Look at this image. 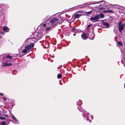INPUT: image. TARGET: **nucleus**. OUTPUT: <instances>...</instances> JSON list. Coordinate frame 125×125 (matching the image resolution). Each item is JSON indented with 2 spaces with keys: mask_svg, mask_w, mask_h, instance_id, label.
<instances>
[{
  "mask_svg": "<svg viewBox=\"0 0 125 125\" xmlns=\"http://www.w3.org/2000/svg\"><path fill=\"white\" fill-rule=\"evenodd\" d=\"M104 17V14L102 13H101L99 15H97L91 17L90 20L92 22H94L98 21L99 19L103 18Z\"/></svg>",
  "mask_w": 125,
  "mask_h": 125,
  "instance_id": "obj_3",
  "label": "nucleus"
},
{
  "mask_svg": "<svg viewBox=\"0 0 125 125\" xmlns=\"http://www.w3.org/2000/svg\"><path fill=\"white\" fill-rule=\"evenodd\" d=\"M51 27H52L50 26V25H49V26L46 27L45 29L47 31H48L51 29Z\"/></svg>",
  "mask_w": 125,
  "mask_h": 125,
  "instance_id": "obj_17",
  "label": "nucleus"
},
{
  "mask_svg": "<svg viewBox=\"0 0 125 125\" xmlns=\"http://www.w3.org/2000/svg\"><path fill=\"white\" fill-rule=\"evenodd\" d=\"M88 34L89 35V37L90 39L92 40L94 39L95 35L93 32H90Z\"/></svg>",
  "mask_w": 125,
  "mask_h": 125,
  "instance_id": "obj_8",
  "label": "nucleus"
},
{
  "mask_svg": "<svg viewBox=\"0 0 125 125\" xmlns=\"http://www.w3.org/2000/svg\"><path fill=\"white\" fill-rule=\"evenodd\" d=\"M3 66H10L12 65L11 63H8L7 62H5L3 63Z\"/></svg>",
  "mask_w": 125,
  "mask_h": 125,
  "instance_id": "obj_12",
  "label": "nucleus"
},
{
  "mask_svg": "<svg viewBox=\"0 0 125 125\" xmlns=\"http://www.w3.org/2000/svg\"><path fill=\"white\" fill-rule=\"evenodd\" d=\"M77 108L79 110V111L82 112H83V114H82V115L83 116L84 118H86L87 120L88 121L89 120V122L91 123V120H90L89 119L91 118L92 119L93 118V116L91 115H90L88 116L89 114V113H87L86 112H84V110L80 106H78Z\"/></svg>",
  "mask_w": 125,
  "mask_h": 125,
  "instance_id": "obj_2",
  "label": "nucleus"
},
{
  "mask_svg": "<svg viewBox=\"0 0 125 125\" xmlns=\"http://www.w3.org/2000/svg\"><path fill=\"white\" fill-rule=\"evenodd\" d=\"M4 116L6 117H9V116H8V115H4Z\"/></svg>",
  "mask_w": 125,
  "mask_h": 125,
  "instance_id": "obj_37",
  "label": "nucleus"
},
{
  "mask_svg": "<svg viewBox=\"0 0 125 125\" xmlns=\"http://www.w3.org/2000/svg\"><path fill=\"white\" fill-rule=\"evenodd\" d=\"M75 34H74L73 35L75 36Z\"/></svg>",
  "mask_w": 125,
  "mask_h": 125,
  "instance_id": "obj_39",
  "label": "nucleus"
},
{
  "mask_svg": "<svg viewBox=\"0 0 125 125\" xmlns=\"http://www.w3.org/2000/svg\"><path fill=\"white\" fill-rule=\"evenodd\" d=\"M81 15L79 14H75V18L78 19L81 16Z\"/></svg>",
  "mask_w": 125,
  "mask_h": 125,
  "instance_id": "obj_16",
  "label": "nucleus"
},
{
  "mask_svg": "<svg viewBox=\"0 0 125 125\" xmlns=\"http://www.w3.org/2000/svg\"><path fill=\"white\" fill-rule=\"evenodd\" d=\"M2 29L3 31L6 32H8L9 30V28L7 26L3 27L2 28Z\"/></svg>",
  "mask_w": 125,
  "mask_h": 125,
  "instance_id": "obj_13",
  "label": "nucleus"
},
{
  "mask_svg": "<svg viewBox=\"0 0 125 125\" xmlns=\"http://www.w3.org/2000/svg\"><path fill=\"white\" fill-rule=\"evenodd\" d=\"M51 17H52V16H51L50 15H48L46 17L45 19L43 20V21L44 22L47 21V20H48V19Z\"/></svg>",
  "mask_w": 125,
  "mask_h": 125,
  "instance_id": "obj_11",
  "label": "nucleus"
},
{
  "mask_svg": "<svg viewBox=\"0 0 125 125\" xmlns=\"http://www.w3.org/2000/svg\"><path fill=\"white\" fill-rule=\"evenodd\" d=\"M107 12L108 13H110L112 12H113V11H112V10H107Z\"/></svg>",
  "mask_w": 125,
  "mask_h": 125,
  "instance_id": "obj_28",
  "label": "nucleus"
},
{
  "mask_svg": "<svg viewBox=\"0 0 125 125\" xmlns=\"http://www.w3.org/2000/svg\"><path fill=\"white\" fill-rule=\"evenodd\" d=\"M103 12L104 13H105V12H107V10H104L103 11Z\"/></svg>",
  "mask_w": 125,
  "mask_h": 125,
  "instance_id": "obj_33",
  "label": "nucleus"
},
{
  "mask_svg": "<svg viewBox=\"0 0 125 125\" xmlns=\"http://www.w3.org/2000/svg\"><path fill=\"white\" fill-rule=\"evenodd\" d=\"M6 58H9L10 59H12V57L10 55H7L6 56Z\"/></svg>",
  "mask_w": 125,
  "mask_h": 125,
  "instance_id": "obj_18",
  "label": "nucleus"
},
{
  "mask_svg": "<svg viewBox=\"0 0 125 125\" xmlns=\"http://www.w3.org/2000/svg\"><path fill=\"white\" fill-rule=\"evenodd\" d=\"M0 119L2 120H4L5 119V118L0 116Z\"/></svg>",
  "mask_w": 125,
  "mask_h": 125,
  "instance_id": "obj_25",
  "label": "nucleus"
},
{
  "mask_svg": "<svg viewBox=\"0 0 125 125\" xmlns=\"http://www.w3.org/2000/svg\"><path fill=\"white\" fill-rule=\"evenodd\" d=\"M27 52H29L26 49H25L23 50L22 51V53H26Z\"/></svg>",
  "mask_w": 125,
  "mask_h": 125,
  "instance_id": "obj_19",
  "label": "nucleus"
},
{
  "mask_svg": "<svg viewBox=\"0 0 125 125\" xmlns=\"http://www.w3.org/2000/svg\"><path fill=\"white\" fill-rule=\"evenodd\" d=\"M91 24H89L87 26V28H89L91 26Z\"/></svg>",
  "mask_w": 125,
  "mask_h": 125,
  "instance_id": "obj_29",
  "label": "nucleus"
},
{
  "mask_svg": "<svg viewBox=\"0 0 125 125\" xmlns=\"http://www.w3.org/2000/svg\"><path fill=\"white\" fill-rule=\"evenodd\" d=\"M91 12V11H90L88 12H87L86 13V14L87 15H89L90 14Z\"/></svg>",
  "mask_w": 125,
  "mask_h": 125,
  "instance_id": "obj_27",
  "label": "nucleus"
},
{
  "mask_svg": "<svg viewBox=\"0 0 125 125\" xmlns=\"http://www.w3.org/2000/svg\"><path fill=\"white\" fill-rule=\"evenodd\" d=\"M0 115H2L1 114L0 111Z\"/></svg>",
  "mask_w": 125,
  "mask_h": 125,
  "instance_id": "obj_38",
  "label": "nucleus"
},
{
  "mask_svg": "<svg viewBox=\"0 0 125 125\" xmlns=\"http://www.w3.org/2000/svg\"><path fill=\"white\" fill-rule=\"evenodd\" d=\"M102 25L104 28H107L109 27V24L108 23L104 22L102 23Z\"/></svg>",
  "mask_w": 125,
  "mask_h": 125,
  "instance_id": "obj_9",
  "label": "nucleus"
},
{
  "mask_svg": "<svg viewBox=\"0 0 125 125\" xmlns=\"http://www.w3.org/2000/svg\"><path fill=\"white\" fill-rule=\"evenodd\" d=\"M1 125H6V123L4 121H2L0 123H1Z\"/></svg>",
  "mask_w": 125,
  "mask_h": 125,
  "instance_id": "obj_23",
  "label": "nucleus"
},
{
  "mask_svg": "<svg viewBox=\"0 0 125 125\" xmlns=\"http://www.w3.org/2000/svg\"><path fill=\"white\" fill-rule=\"evenodd\" d=\"M77 105H80L81 104H82L81 103V101L80 100H79V101L78 102H76Z\"/></svg>",
  "mask_w": 125,
  "mask_h": 125,
  "instance_id": "obj_20",
  "label": "nucleus"
},
{
  "mask_svg": "<svg viewBox=\"0 0 125 125\" xmlns=\"http://www.w3.org/2000/svg\"><path fill=\"white\" fill-rule=\"evenodd\" d=\"M118 30L119 32H121L123 30L125 26V24L122 23L121 21H120L118 23Z\"/></svg>",
  "mask_w": 125,
  "mask_h": 125,
  "instance_id": "obj_5",
  "label": "nucleus"
},
{
  "mask_svg": "<svg viewBox=\"0 0 125 125\" xmlns=\"http://www.w3.org/2000/svg\"><path fill=\"white\" fill-rule=\"evenodd\" d=\"M48 46L47 47H46V46H43V48H47L48 47Z\"/></svg>",
  "mask_w": 125,
  "mask_h": 125,
  "instance_id": "obj_36",
  "label": "nucleus"
},
{
  "mask_svg": "<svg viewBox=\"0 0 125 125\" xmlns=\"http://www.w3.org/2000/svg\"><path fill=\"white\" fill-rule=\"evenodd\" d=\"M88 32L87 31H85L82 34V38L83 40L86 39L88 37Z\"/></svg>",
  "mask_w": 125,
  "mask_h": 125,
  "instance_id": "obj_7",
  "label": "nucleus"
},
{
  "mask_svg": "<svg viewBox=\"0 0 125 125\" xmlns=\"http://www.w3.org/2000/svg\"><path fill=\"white\" fill-rule=\"evenodd\" d=\"M34 39H35L39 40L42 37L41 33L40 32L36 33L34 35Z\"/></svg>",
  "mask_w": 125,
  "mask_h": 125,
  "instance_id": "obj_6",
  "label": "nucleus"
},
{
  "mask_svg": "<svg viewBox=\"0 0 125 125\" xmlns=\"http://www.w3.org/2000/svg\"><path fill=\"white\" fill-rule=\"evenodd\" d=\"M5 5H3L2 4H0V8H3V7Z\"/></svg>",
  "mask_w": 125,
  "mask_h": 125,
  "instance_id": "obj_26",
  "label": "nucleus"
},
{
  "mask_svg": "<svg viewBox=\"0 0 125 125\" xmlns=\"http://www.w3.org/2000/svg\"><path fill=\"white\" fill-rule=\"evenodd\" d=\"M62 75L61 74H58L57 76V78L58 79L61 78L62 77Z\"/></svg>",
  "mask_w": 125,
  "mask_h": 125,
  "instance_id": "obj_21",
  "label": "nucleus"
},
{
  "mask_svg": "<svg viewBox=\"0 0 125 125\" xmlns=\"http://www.w3.org/2000/svg\"><path fill=\"white\" fill-rule=\"evenodd\" d=\"M42 25L44 27H45L46 25V23H44Z\"/></svg>",
  "mask_w": 125,
  "mask_h": 125,
  "instance_id": "obj_30",
  "label": "nucleus"
},
{
  "mask_svg": "<svg viewBox=\"0 0 125 125\" xmlns=\"http://www.w3.org/2000/svg\"><path fill=\"white\" fill-rule=\"evenodd\" d=\"M0 94L1 96H3L4 95V94H3L1 93H0Z\"/></svg>",
  "mask_w": 125,
  "mask_h": 125,
  "instance_id": "obj_34",
  "label": "nucleus"
},
{
  "mask_svg": "<svg viewBox=\"0 0 125 125\" xmlns=\"http://www.w3.org/2000/svg\"><path fill=\"white\" fill-rule=\"evenodd\" d=\"M117 44H118L120 46H122V42L121 41H119L117 43Z\"/></svg>",
  "mask_w": 125,
  "mask_h": 125,
  "instance_id": "obj_22",
  "label": "nucleus"
},
{
  "mask_svg": "<svg viewBox=\"0 0 125 125\" xmlns=\"http://www.w3.org/2000/svg\"><path fill=\"white\" fill-rule=\"evenodd\" d=\"M13 119L15 121L13 122L14 123L18 124L19 123L18 121L16 118L13 115L12 117Z\"/></svg>",
  "mask_w": 125,
  "mask_h": 125,
  "instance_id": "obj_15",
  "label": "nucleus"
},
{
  "mask_svg": "<svg viewBox=\"0 0 125 125\" xmlns=\"http://www.w3.org/2000/svg\"><path fill=\"white\" fill-rule=\"evenodd\" d=\"M124 61H125V59H124Z\"/></svg>",
  "mask_w": 125,
  "mask_h": 125,
  "instance_id": "obj_40",
  "label": "nucleus"
},
{
  "mask_svg": "<svg viewBox=\"0 0 125 125\" xmlns=\"http://www.w3.org/2000/svg\"><path fill=\"white\" fill-rule=\"evenodd\" d=\"M103 2L104 4L106 3V1L104 0L101 1H93L92 2H89L86 3H84L82 5H79L77 6L78 8H82L86 7L89 5L92 4H94L96 3H98L99 2Z\"/></svg>",
  "mask_w": 125,
  "mask_h": 125,
  "instance_id": "obj_4",
  "label": "nucleus"
},
{
  "mask_svg": "<svg viewBox=\"0 0 125 125\" xmlns=\"http://www.w3.org/2000/svg\"><path fill=\"white\" fill-rule=\"evenodd\" d=\"M62 22V21H60L58 18L56 17H51L48 24L50 26H52L53 28L58 24H61Z\"/></svg>",
  "mask_w": 125,
  "mask_h": 125,
  "instance_id": "obj_1",
  "label": "nucleus"
},
{
  "mask_svg": "<svg viewBox=\"0 0 125 125\" xmlns=\"http://www.w3.org/2000/svg\"><path fill=\"white\" fill-rule=\"evenodd\" d=\"M78 12L79 13H82V11H78Z\"/></svg>",
  "mask_w": 125,
  "mask_h": 125,
  "instance_id": "obj_35",
  "label": "nucleus"
},
{
  "mask_svg": "<svg viewBox=\"0 0 125 125\" xmlns=\"http://www.w3.org/2000/svg\"><path fill=\"white\" fill-rule=\"evenodd\" d=\"M3 98L5 101H6V99L5 98V97H3Z\"/></svg>",
  "mask_w": 125,
  "mask_h": 125,
  "instance_id": "obj_31",
  "label": "nucleus"
},
{
  "mask_svg": "<svg viewBox=\"0 0 125 125\" xmlns=\"http://www.w3.org/2000/svg\"><path fill=\"white\" fill-rule=\"evenodd\" d=\"M31 48L30 45H27L25 47V49L27 50L29 52L30 51Z\"/></svg>",
  "mask_w": 125,
  "mask_h": 125,
  "instance_id": "obj_14",
  "label": "nucleus"
},
{
  "mask_svg": "<svg viewBox=\"0 0 125 125\" xmlns=\"http://www.w3.org/2000/svg\"><path fill=\"white\" fill-rule=\"evenodd\" d=\"M31 46V48H32L34 46V45L33 43H31V44L30 45Z\"/></svg>",
  "mask_w": 125,
  "mask_h": 125,
  "instance_id": "obj_24",
  "label": "nucleus"
},
{
  "mask_svg": "<svg viewBox=\"0 0 125 125\" xmlns=\"http://www.w3.org/2000/svg\"><path fill=\"white\" fill-rule=\"evenodd\" d=\"M71 31L74 33H76L77 32H79L81 31V30L79 29H75L74 28H72L71 30Z\"/></svg>",
  "mask_w": 125,
  "mask_h": 125,
  "instance_id": "obj_10",
  "label": "nucleus"
},
{
  "mask_svg": "<svg viewBox=\"0 0 125 125\" xmlns=\"http://www.w3.org/2000/svg\"><path fill=\"white\" fill-rule=\"evenodd\" d=\"M4 33H5L3 31H2L1 32V34H2L3 35L4 34Z\"/></svg>",
  "mask_w": 125,
  "mask_h": 125,
  "instance_id": "obj_32",
  "label": "nucleus"
}]
</instances>
